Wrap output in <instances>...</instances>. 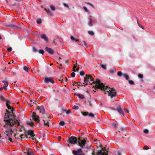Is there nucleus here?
<instances>
[{"label": "nucleus", "mask_w": 155, "mask_h": 155, "mask_svg": "<svg viewBox=\"0 0 155 155\" xmlns=\"http://www.w3.org/2000/svg\"><path fill=\"white\" fill-rule=\"evenodd\" d=\"M83 8L85 10L86 12H88V9L86 7L84 6L83 7Z\"/></svg>", "instance_id": "55"}, {"label": "nucleus", "mask_w": 155, "mask_h": 155, "mask_svg": "<svg viewBox=\"0 0 155 155\" xmlns=\"http://www.w3.org/2000/svg\"><path fill=\"white\" fill-rule=\"evenodd\" d=\"M88 33L89 34L92 35H94V33L92 31H88Z\"/></svg>", "instance_id": "41"}, {"label": "nucleus", "mask_w": 155, "mask_h": 155, "mask_svg": "<svg viewBox=\"0 0 155 155\" xmlns=\"http://www.w3.org/2000/svg\"><path fill=\"white\" fill-rule=\"evenodd\" d=\"M12 123H11V124H9L5 123L4 126V127L6 129L5 132L7 133L6 134L7 136L6 137H11L12 135L13 132L11 127H13L14 125L13 124L14 123V122Z\"/></svg>", "instance_id": "3"}, {"label": "nucleus", "mask_w": 155, "mask_h": 155, "mask_svg": "<svg viewBox=\"0 0 155 155\" xmlns=\"http://www.w3.org/2000/svg\"><path fill=\"white\" fill-rule=\"evenodd\" d=\"M7 26L9 28H12L13 29H15V25H7Z\"/></svg>", "instance_id": "26"}, {"label": "nucleus", "mask_w": 155, "mask_h": 155, "mask_svg": "<svg viewBox=\"0 0 155 155\" xmlns=\"http://www.w3.org/2000/svg\"><path fill=\"white\" fill-rule=\"evenodd\" d=\"M86 3L88 5H89L92 6L93 8H94V5H93L92 4H91V3Z\"/></svg>", "instance_id": "57"}, {"label": "nucleus", "mask_w": 155, "mask_h": 155, "mask_svg": "<svg viewBox=\"0 0 155 155\" xmlns=\"http://www.w3.org/2000/svg\"><path fill=\"white\" fill-rule=\"evenodd\" d=\"M143 132L146 134H147L149 132V130L147 129H144L143 130Z\"/></svg>", "instance_id": "40"}, {"label": "nucleus", "mask_w": 155, "mask_h": 155, "mask_svg": "<svg viewBox=\"0 0 155 155\" xmlns=\"http://www.w3.org/2000/svg\"><path fill=\"white\" fill-rule=\"evenodd\" d=\"M138 77L139 78H142L143 77V75L142 74H139L138 75Z\"/></svg>", "instance_id": "45"}, {"label": "nucleus", "mask_w": 155, "mask_h": 155, "mask_svg": "<svg viewBox=\"0 0 155 155\" xmlns=\"http://www.w3.org/2000/svg\"><path fill=\"white\" fill-rule=\"evenodd\" d=\"M107 92H108V96H110L111 98L116 96L117 94L115 90L112 88H110V90L108 89L107 91L105 92V93L106 94Z\"/></svg>", "instance_id": "5"}, {"label": "nucleus", "mask_w": 155, "mask_h": 155, "mask_svg": "<svg viewBox=\"0 0 155 155\" xmlns=\"http://www.w3.org/2000/svg\"><path fill=\"white\" fill-rule=\"evenodd\" d=\"M32 50L33 52H37L38 51L37 49L35 47H33Z\"/></svg>", "instance_id": "36"}, {"label": "nucleus", "mask_w": 155, "mask_h": 155, "mask_svg": "<svg viewBox=\"0 0 155 155\" xmlns=\"http://www.w3.org/2000/svg\"><path fill=\"white\" fill-rule=\"evenodd\" d=\"M80 75L81 76H83L84 74V72L83 71H81L80 72Z\"/></svg>", "instance_id": "44"}, {"label": "nucleus", "mask_w": 155, "mask_h": 155, "mask_svg": "<svg viewBox=\"0 0 155 155\" xmlns=\"http://www.w3.org/2000/svg\"><path fill=\"white\" fill-rule=\"evenodd\" d=\"M45 50L48 52L49 54H53L54 53V50L51 48H49L48 47H46L45 48Z\"/></svg>", "instance_id": "12"}, {"label": "nucleus", "mask_w": 155, "mask_h": 155, "mask_svg": "<svg viewBox=\"0 0 155 155\" xmlns=\"http://www.w3.org/2000/svg\"><path fill=\"white\" fill-rule=\"evenodd\" d=\"M144 150H147L149 149V147L145 145L143 148Z\"/></svg>", "instance_id": "46"}, {"label": "nucleus", "mask_w": 155, "mask_h": 155, "mask_svg": "<svg viewBox=\"0 0 155 155\" xmlns=\"http://www.w3.org/2000/svg\"><path fill=\"white\" fill-rule=\"evenodd\" d=\"M129 83L131 84H134V82L132 80H129Z\"/></svg>", "instance_id": "43"}, {"label": "nucleus", "mask_w": 155, "mask_h": 155, "mask_svg": "<svg viewBox=\"0 0 155 155\" xmlns=\"http://www.w3.org/2000/svg\"><path fill=\"white\" fill-rule=\"evenodd\" d=\"M38 52L39 53L42 54V55H43L44 53V51L43 50L40 49L38 51Z\"/></svg>", "instance_id": "32"}, {"label": "nucleus", "mask_w": 155, "mask_h": 155, "mask_svg": "<svg viewBox=\"0 0 155 155\" xmlns=\"http://www.w3.org/2000/svg\"><path fill=\"white\" fill-rule=\"evenodd\" d=\"M26 136V135H24L23 134H21L20 136V137L21 138V140H22V139L23 138H25V136Z\"/></svg>", "instance_id": "33"}, {"label": "nucleus", "mask_w": 155, "mask_h": 155, "mask_svg": "<svg viewBox=\"0 0 155 155\" xmlns=\"http://www.w3.org/2000/svg\"><path fill=\"white\" fill-rule=\"evenodd\" d=\"M59 124L60 126H64L65 125V122L63 121H59Z\"/></svg>", "instance_id": "23"}, {"label": "nucleus", "mask_w": 155, "mask_h": 155, "mask_svg": "<svg viewBox=\"0 0 155 155\" xmlns=\"http://www.w3.org/2000/svg\"><path fill=\"white\" fill-rule=\"evenodd\" d=\"M112 126L114 128H115L116 127V124L115 123H112Z\"/></svg>", "instance_id": "54"}, {"label": "nucleus", "mask_w": 155, "mask_h": 155, "mask_svg": "<svg viewBox=\"0 0 155 155\" xmlns=\"http://www.w3.org/2000/svg\"><path fill=\"white\" fill-rule=\"evenodd\" d=\"M64 7H67L68 9L69 8V7L68 5H67V4H66L65 3H64Z\"/></svg>", "instance_id": "51"}, {"label": "nucleus", "mask_w": 155, "mask_h": 155, "mask_svg": "<svg viewBox=\"0 0 155 155\" xmlns=\"http://www.w3.org/2000/svg\"><path fill=\"white\" fill-rule=\"evenodd\" d=\"M69 143L71 144H75L77 143V139L76 137L71 136L70 137H68Z\"/></svg>", "instance_id": "6"}, {"label": "nucleus", "mask_w": 155, "mask_h": 155, "mask_svg": "<svg viewBox=\"0 0 155 155\" xmlns=\"http://www.w3.org/2000/svg\"><path fill=\"white\" fill-rule=\"evenodd\" d=\"M82 139V137H79L78 138V141H81Z\"/></svg>", "instance_id": "64"}, {"label": "nucleus", "mask_w": 155, "mask_h": 155, "mask_svg": "<svg viewBox=\"0 0 155 155\" xmlns=\"http://www.w3.org/2000/svg\"><path fill=\"white\" fill-rule=\"evenodd\" d=\"M49 117V115H45L43 116V118L44 119H46V118H48Z\"/></svg>", "instance_id": "49"}, {"label": "nucleus", "mask_w": 155, "mask_h": 155, "mask_svg": "<svg viewBox=\"0 0 155 155\" xmlns=\"http://www.w3.org/2000/svg\"><path fill=\"white\" fill-rule=\"evenodd\" d=\"M70 38L71 40L72 41H74L75 39V38L72 36H71Z\"/></svg>", "instance_id": "52"}, {"label": "nucleus", "mask_w": 155, "mask_h": 155, "mask_svg": "<svg viewBox=\"0 0 155 155\" xmlns=\"http://www.w3.org/2000/svg\"><path fill=\"white\" fill-rule=\"evenodd\" d=\"M2 82L4 83V86H5V87H7L8 86V82L7 81H3Z\"/></svg>", "instance_id": "24"}, {"label": "nucleus", "mask_w": 155, "mask_h": 155, "mask_svg": "<svg viewBox=\"0 0 155 155\" xmlns=\"http://www.w3.org/2000/svg\"><path fill=\"white\" fill-rule=\"evenodd\" d=\"M32 117L35 121H37L38 123H40L39 117L36 115V113L33 112L32 113Z\"/></svg>", "instance_id": "7"}, {"label": "nucleus", "mask_w": 155, "mask_h": 155, "mask_svg": "<svg viewBox=\"0 0 155 155\" xmlns=\"http://www.w3.org/2000/svg\"><path fill=\"white\" fill-rule=\"evenodd\" d=\"M30 149L28 148L27 149V153L28 155H35L33 152H32L30 150Z\"/></svg>", "instance_id": "18"}, {"label": "nucleus", "mask_w": 155, "mask_h": 155, "mask_svg": "<svg viewBox=\"0 0 155 155\" xmlns=\"http://www.w3.org/2000/svg\"><path fill=\"white\" fill-rule=\"evenodd\" d=\"M117 154L118 155H121L120 152V151H117Z\"/></svg>", "instance_id": "58"}, {"label": "nucleus", "mask_w": 155, "mask_h": 155, "mask_svg": "<svg viewBox=\"0 0 155 155\" xmlns=\"http://www.w3.org/2000/svg\"><path fill=\"white\" fill-rule=\"evenodd\" d=\"M71 75L72 77H74L75 76V73L73 72L71 73Z\"/></svg>", "instance_id": "47"}, {"label": "nucleus", "mask_w": 155, "mask_h": 155, "mask_svg": "<svg viewBox=\"0 0 155 155\" xmlns=\"http://www.w3.org/2000/svg\"><path fill=\"white\" fill-rule=\"evenodd\" d=\"M26 123L27 125L31 127H33L34 125V122L32 121H27Z\"/></svg>", "instance_id": "20"}, {"label": "nucleus", "mask_w": 155, "mask_h": 155, "mask_svg": "<svg viewBox=\"0 0 155 155\" xmlns=\"http://www.w3.org/2000/svg\"><path fill=\"white\" fill-rule=\"evenodd\" d=\"M45 11L47 12L50 15H52V13L50 11V10L49 9H47L46 8H45Z\"/></svg>", "instance_id": "22"}, {"label": "nucleus", "mask_w": 155, "mask_h": 155, "mask_svg": "<svg viewBox=\"0 0 155 155\" xmlns=\"http://www.w3.org/2000/svg\"><path fill=\"white\" fill-rule=\"evenodd\" d=\"M0 100L1 101H6L2 95H0Z\"/></svg>", "instance_id": "34"}, {"label": "nucleus", "mask_w": 155, "mask_h": 155, "mask_svg": "<svg viewBox=\"0 0 155 155\" xmlns=\"http://www.w3.org/2000/svg\"><path fill=\"white\" fill-rule=\"evenodd\" d=\"M45 81L46 83H49L50 82L52 84L54 83V81L53 80V78L51 77H46L45 78Z\"/></svg>", "instance_id": "8"}, {"label": "nucleus", "mask_w": 155, "mask_h": 155, "mask_svg": "<svg viewBox=\"0 0 155 155\" xmlns=\"http://www.w3.org/2000/svg\"><path fill=\"white\" fill-rule=\"evenodd\" d=\"M118 76L121 77L123 75L121 71H118L117 73Z\"/></svg>", "instance_id": "35"}, {"label": "nucleus", "mask_w": 155, "mask_h": 155, "mask_svg": "<svg viewBox=\"0 0 155 155\" xmlns=\"http://www.w3.org/2000/svg\"><path fill=\"white\" fill-rule=\"evenodd\" d=\"M88 115L89 117H90L91 118L96 117L95 116V115L92 113H90L89 114H88Z\"/></svg>", "instance_id": "27"}, {"label": "nucleus", "mask_w": 155, "mask_h": 155, "mask_svg": "<svg viewBox=\"0 0 155 155\" xmlns=\"http://www.w3.org/2000/svg\"><path fill=\"white\" fill-rule=\"evenodd\" d=\"M108 151L106 149V148L102 147L101 150L97 151V155H107Z\"/></svg>", "instance_id": "4"}, {"label": "nucleus", "mask_w": 155, "mask_h": 155, "mask_svg": "<svg viewBox=\"0 0 155 155\" xmlns=\"http://www.w3.org/2000/svg\"><path fill=\"white\" fill-rule=\"evenodd\" d=\"M10 102L8 100L6 101V105L8 109H11V112H12V109H13V108L11 106H10ZM9 112H10L9 111Z\"/></svg>", "instance_id": "14"}, {"label": "nucleus", "mask_w": 155, "mask_h": 155, "mask_svg": "<svg viewBox=\"0 0 155 155\" xmlns=\"http://www.w3.org/2000/svg\"><path fill=\"white\" fill-rule=\"evenodd\" d=\"M23 69L26 72H28L29 71L28 68L26 66H24L23 67Z\"/></svg>", "instance_id": "29"}, {"label": "nucleus", "mask_w": 155, "mask_h": 155, "mask_svg": "<svg viewBox=\"0 0 155 155\" xmlns=\"http://www.w3.org/2000/svg\"><path fill=\"white\" fill-rule=\"evenodd\" d=\"M89 20H90V21L88 23V25L90 26H93V24H92V20L91 19H90Z\"/></svg>", "instance_id": "31"}, {"label": "nucleus", "mask_w": 155, "mask_h": 155, "mask_svg": "<svg viewBox=\"0 0 155 155\" xmlns=\"http://www.w3.org/2000/svg\"><path fill=\"white\" fill-rule=\"evenodd\" d=\"M41 38L42 39H44L46 41L48 42V38L45 34H42L41 35Z\"/></svg>", "instance_id": "19"}, {"label": "nucleus", "mask_w": 155, "mask_h": 155, "mask_svg": "<svg viewBox=\"0 0 155 155\" xmlns=\"http://www.w3.org/2000/svg\"><path fill=\"white\" fill-rule=\"evenodd\" d=\"M115 71V68H113L112 69H111L110 70V73L112 74H113Z\"/></svg>", "instance_id": "28"}, {"label": "nucleus", "mask_w": 155, "mask_h": 155, "mask_svg": "<svg viewBox=\"0 0 155 155\" xmlns=\"http://www.w3.org/2000/svg\"><path fill=\"white\" fill-rule=\"evenodd\" d=\"M27 133L28 135H30L31 137H33L35 136L33 130H28Z\"/></svg>", "instance_id": "15"}, {"label": "nucleus", "mask_w": 155, "mask_h": 155, "mask_svg": "<svg viewBox=\"0 0 155 155\" xmlns=\"http://www.w3.org/2000/svg\"><path fill=\"white\" fill-rule=\"evenodd\" d=\"M72 153L74 155H76L77 154H78V153H81L82 152V150L80 148L77 150H73L72 151Z\"/></svg>", "instance_id": "13"}, {"label": "nucleus", "mask_w": 155, "mask_h": 155, "mask_svg": "<svg viewBox=\"0 0 155 155\" xmlns=\"http://www.w3.org/2000/svg\"><path fill=\"white\" fill-rule=\"evenodd\" d=\"M123 76L124 77H125L126 80H129L130 78L129 76L128 75H127L126 74H124Z\"/></svg>", "instance_id": "25"}, {"label": "nucleus", "mask_w": 155, "mask_h": 155, "mask_svg": "<svg viewBox=\"0 0 155 155\" xmlns=\"http://www.w3.org/2000/svg\"><path fill=\"white\" fill-rule=\"evenodd\" d=\"M83 42H84V45L86 47H87V44H86V43L85 41H83Z\"/></svg>", "instance_id": "61"}, {"label": "nucleus", "mask_w": 155, "mask_h": 155, "mask_svg": "<svg viewBox=\"0 0 155 155\" xmlns=\"http://www.w3.org/2000/svg\"><path fill=\"white\" fill-rule=\"evenodd\" d=\"M15 29H17L19 30H20L21 29V28L19 27H18V26H15Z\"/></svg>", "instance_id": "59"}, {"label": "nucleus", "mask_w": 155, "mask_h": 155, "mask_svg": "<svg viewBox=\"0 0 155 155\" xmlns=\"http://www.w3.org/2000/svg\"><path fill=\"white\" fill-rule=\"evenodd\" d=\"M74 95H76L80 98L84 99V96L80 94H74Z\"/></svg>", "instance_id": "17"}, {"label": "nucleus", "mask_w": 155, "mask_h": 155, "mask_svg": "<svg viewBox=\"0 0 155 155\" xmlns=\"http://www.w3.org/2000/svg\"><path fill=\"white\" fill-rule=\"evenodd\" d=\"M101 66L105 70H106L107 69L106 66L105 65L103 64H101Z\"/></svg>", "instance_id": "38"}, {"label": "nucleus", "mask_w": 155, "mask_h": 155, "mask_svg": "<svg viewBox=\"0 0 155 155\" xmlns=\"http://www.w3.org/2000/svg\"><path fill=\"white\" fill-rule=\"evenodd\" d=\"M14 110V109H12V112H9L8 110L7 109L6 110V113L5 114L4 116V121L7 124H10L13 123L14 122L15 124H16L18 126L20 125V123L18 121L15 119V114L13 113Z\"/></svg>", "instance_id": "2"}, {"label": "nucleus", "mask_w": 155, "mask_h": 155, "mask_svg": "<svg viewBox=\"0 0 155 155\" xmlns=\"http://www.w3.org/2000/svg\"><path fill=\"white\" fill-rule=\"evenodd\" d=\"M91 146V144H90L89 145H87L85 146V148L86 149H88L90 148V147Z\"/></svg>", "instance_id": "39"}, {"label": "nucleus", "mask_w": 155, "mask_h": 155, "mask_svg": "<svg viewBox=\"0 0 155 155\" xmlns=\"http://www.w3.org/2000/svg\"><path fill=\"white\" fill-rule=\"evenodd\" d=\"M92 155H95V151H94V150H93L92 152Z\"/></svg>", "instance_id": "62"}, {"label": "nucleus", "mask_w": 155, "mask_h": 155, "mask_svg": "<svg viewBox=\"0 0 155 155\" xmlns=\"http://www.w3.org/2000/svg\"><path fill=\"white\" fill-rule=\"evenodd\" d=\"M117 110L120 114H122L124 116V114L123 111L122 110L121 106L120 105H117Z\"/></svg>", "instance_id": "10"}, {"label": "nucleus", "mask_w": 155, "mask_h": 155, "mask_svg": "<svg viewBox=\"0 0 155 155\" xmlns=\"http://www.w3.org/2000/svg\"><path fill=\"white\" fill-rule=\"evenodd\" d=\"M5 87V86H3V88L5 90L7 91V89L6 87Z\"/></svg>", "instance_id": "63"}, {"label": "nucleus", "mask_w": 155, "mask_h": 155, "mask_svg": "<svg viewBox=\"0 0 155 155\" xmlns=\"http://www.w3.org/2000/svg\"><path fill=\"white\" fill-rule=\"evenodd\" d=\"M82 114L84 116H86L87 115H88L89 113L87 112H81Z\"/></svg>", "instance_id": "30"}, {"label": "nucleus", "mask_w": 155, "mask_h": 155, "mask_svg": "<svg viewBox=\"0 0 155 155\" xmlns=\"http://www.w3.org/2000/svg\"><path fill=\"white\" fill-rule=\"evenodd\" d=\"M38 109L39 110V112L42 114L44 115L45 114V109L44 106H38Z\"/></svg>", "instance_id": "9"}, {"label": "nucleus", "mask_w": 155, "mask_h": 155, "mask_svg": "<svg viewBox=\"0 0 155 155\" xmlns=\"http://www.w3.org/2000/svg\"><path fill=\"white\" fill-rule=\"evenodd\" d=\"M57 79L60 81H61V83H62L63 81V77L62 75H60V76H58L57 77Z\"/></svg>", "instance_id": "21"}, {"label": "nucleus", "mask_w": 155, "mask_h": 155, "mask_svg": "<svg viewBox=\"0 0 155 155\" xmlns=\"http://www.w3.org/2000/svg\"><path fill=\"white\" fill-rule=\"evenodd\" d=\"M50 7L51 9L52 10L54 11L55 10V7H54L52 5H51Z\"/></svg>", "instance_id": "48"}, {"label": "nucleus", "mask_w": 155, "mask_h": 155, "mask_svg": "<svg viewBox=\"0 0 155 155\" xmlns=\"http://www.w3.org/2000/svg\"><path fill=\"white\" fill-rule=\"evenodd\" d=\"M43 121L44 122V125H45L48 127L49 126V122L50 121V120L49 119L46 120V121H47V122H46V121L45 120V119H43Z\"/></svg>", "instance_id": "16"}, {"label": "nucleus", "mask_w": 155, "mask_h": 155, "mask_svg": "<svg viewBox=\"0 0 155 155\" xmlns=\"http://www.w3.org/2000/svg\"><path fill=\"white\" fill-rule=\"evenodd\" d=\"M56 40L55 39H54L53 40V41H52V44H54L55 45H56Z\"/></svg>", "instance_id": "53"}, {"label": "nucleus", "mask_w": 155, "mask_h": 155, "mask_svg": "<svg viewBox=\"0 0 155 155\" xmlns=\"http://www.w3.org/2000/svg\"><path fill=\"white\" fill-rule=\"evenodd\" d=\"M86 77L84 78V83L83 84H84V86L88 85V82L89 80L92 82V83L95 84V87L97 89H101V90L105 91L107 89L108 86H105L98 79L96 80V81L94 80L92 76L90 75H86Z\"/></svg>", "instance_id": "1"}, {"label": "nucleus", "mask_w": 155, "mask_h": 155, "mask_svg": "<svg viewBox=\"0 0 155 155\" xmlns=\"http://www.w3.org/2000/svg\"><path fill=\"white\" fill-rule=\"evenodd\" d=\"M12 48L11 47H9L7 48V50L9 52H10L12 51Z\"/></svg>", "instance_id": "50"}, {"label": "nucleus", "mask_w": 155, "mask_h": 155, "mask_svg": "<svg viewBox=\"0 0 155 155\" xmlns=\"http://www.w3.org/2000/svg\"><path fill=\"white\" fill-rule=\"evenodd\" d=\"M71 112V110H67L66 111V113L67 114H70Z\"/></svg>", "instance_id": "60"}, {"label": "nucleus", "mask_w": 155, "mask_h": 155, "mask_svg": "<svg viewBox=\"0 0 155 155\" xmlns=\"http://www.w3.org/2000/svg\"><path fill=\"white\" fill-rule=\"evenodd\" d=\"M41 22V19H39L37 20V23L38 24H40Z\"/></svg>", "instance_id": "42"}, {"label": "nucleus", "mask_w": 155, "mask_h": 155, "mask_svg": "<svg viewBox=\"0 0 155 155\" xmlns=\"http://www.w3.org/2000/svg\"><path fill=\"white\" fill-rule=\"evenodd\" d=\"M86 141L84 139H83L81 141H78V145L81 147H83L85 146Z\"/></svg>", "instance_id": "11"}, {"label": "nucleus", "mask_w": 155, "mask_h": 155, "mask_svg": "<svg viewBox=\"0 0 155 155\" xmlns=\"http://www.w3.org/2000/svg\"><path fill=\"white\" fill-rule=\"evenodd\" d=\"M76 68V66L74 65L73 67V68H72V69H73V71H74V72H75L76 71V70H75V69Z\"/></svg>", "instance_id": "56"}, {"label": "nucleus", "mask_w": 155, "mask_h": 155, "mask_svg": "<svg viewBox=\"0 0 155 155\" xmlns=\"http://www.w3.org/2000/svg\"><path fill=\"white\" fill-rule=\"evenodd\" d=\"M73 108L74 110H78L79 109V107L77 106L74 105L73 107Z\"/></svg>", "instance_id": "37"}]
</instances>
